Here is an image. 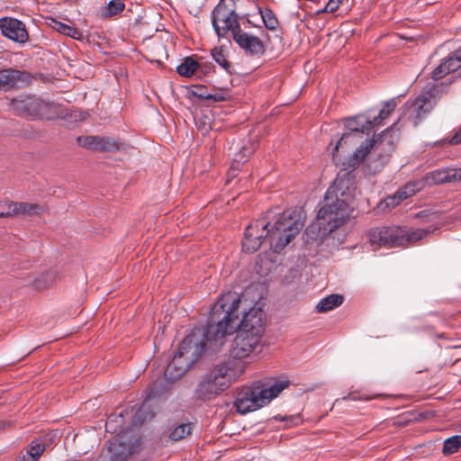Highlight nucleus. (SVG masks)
Segmentation results:
<instances>
[{
    "label": "nucleus",
    "instance_id": "a19ab883",
    "mask_svg": "<svg viewBox=\"0 0 461 461\" xmlns=\"http://www.w3.org/2000/svg\"><path fill=\"white\" fill-rule=\"evenodd\" d=\"M212 56L213 59L225 69L230 68V63L228 62L224 51L221 49H213L212 50Z\"/></svg>",
    "mask_w": 461,
    "mask_h": 461
},
{
    "label": "nucleus",
    "instance_id": "7ed1b4c3",
    "mask_svg": "<svg viewBox=\"0 0 461 461\" xmlns=\"http://www.w3.org/2000/svg\"><path fill=\"white\" fill-rule=\"evenodd\" d=\"M205 349L217 350L207 340L205 331L198 330L186 336L181 342L177 353L165 369L166 378L175 381L182 377Z\"/></svg>",
    "mask_w": 461,
    "mask_h": 461
},
{
    "label": "nucleus",
    "instance_id": "1a4fd4ad",
    "mask_svg": "<svg viewBox=\"0 0 461 461\" xmlns=\"http://www.w3.org/2000/svg\"><path fill=\"white\" fill-rule=\"evenodd\" d=\"M368 239L373 247H399L402 240V228L393 227H376L371 229L368 232Z\"/></svg>",
    "mask_w": 461,
    "mask_h": 461
},
{
    "label": "nucleus",
    "instance_id": "2f4dec72",
    "mask_svg": "<svg viewBox=\"0 0 461 461\" xmlns=\"http://www.w3.org/2000/svg\"><path fill=\"white\" fill-rule=\"evenodd\" d=\"M101 136H80L77 139V144L85 149L100 151Z\"/></svg>",
    "mask_w": 461,
    "mask_h": 461
},
{
    "label": "nucleus",
    "instance_id": "a211bd4d",
    "mask_svg": "<svg viewBox=\"0 0 461 461\" xmlns=\"http://www.w3.org/2000/svg\"><path fill=\"white\" fill-rule=\"evenodd\" d=\"M391 131H393V127L385 130L378 140H369L365 144H362L359 148L356 149L353 155L348 158L347 163H343L347 167H355L358 166L366 158V156L370 152L372 149L375 147H378L380 143H382L381 139L384 138Z\"/></svg>",
    "mask_w": 461,
    "mask_h": 461
},
{
    "label": "nucleus",
    "instance_id": "c03bdc74",
    "mask_svg": "<svg viewBox=\"0 0 461 461\" xmlns=\"http://www.w3.org/2000/svg\"><path fill=\"white\" fill-rule=\"evenodd\" d=\"M239 167L240 165H238L237 163H235L234 161L232 162L230 167V170H229V173H228V176L230 177H235L236 175H237V171L239 170Z\"/></svg>",
    "mask_w": 461,
    "mask_h": 461
},
{
    "label": "nucleus",
    "instance_id": "0eeeda50",
    "mask_svg": "<svg viewBox=\"0 0 461 461\" xmlns=\"http://www.w3.org/2000/svg\"><path fill=\"white\" fill-rule=\"evenodd\" d=\"M272 212H267L266 214L252 221L244 232L242 240V249L247 253L256 252L267 238V228L272 219Z\"/></svg>",
    "mask_w": 461,
    "mask_h": 461
},
{
    "label": "nucleus",
    "instance_id": "49530a36",
    "mask_svg": "<svg viewBox=\"0 0 461 461\" xmlns=\"http://www.w3.org/2000/svg\"><path fill=\"white\" fill-rule=\"evenodd\" d=\"M12 425L11 421L8 420H0V430H3Z\"/></svg>",
    "mask_w": 461,
    "mask_h": 461
},
{
    "label": "nucleus",
    "instance_id": "9b49d317",
    "mask_svg": "<svg viewBox=\"0 0 461 461\" xmlns=\"http://www.w3.org/2000/svg\"><path fill=\"white\" fill-rule=\"evenodd\" d=\"M435 105V100L429 93L418 95L412 102L405 106L403 116L411 121L413 125H418L422 118L430 113Z\"/></svg>",
    "mask_w": 461,
    "mask_h": 461
},
{
    "label": "nucleus",
    "instance_id": "39448f33",
    "mask_svg": "<svg viewBox=\"0 0 461 461\" xmlns=\"http://www.w3.org/2000/svg\"><path fill=\"white\" fill-rule=\"evenodd\" d=\"M303 227L301 217L294 211L279 214L267 228V239L275 252L283 250Z\"/></svg>",
    "mask_w": 461,
    "mask_h": 461
},
{
    "label": "nucleus",
    "instance_id": "72a5a7b5",
    "mask_svg": "<svg viewBox=\"0 0 461 461\" xmlns=\"http://www.w3.org/2000/svg\"><path fill=\"white\" fill-rule=\"evenodd\" d=\"M16 202L8 199L0 202V218H16Z\"/></svg>",
    "mask_w": 461,
    "mask_h": 461
},
{
    "label": "nucleus",
    "instance_id": "f8f14e48",
    "mask_svg": "<svg viewBox=\"0 0 461 461\" xmlns=\"http://www.w3.org/2000/svg\"><path fill=\"white\" fill-rule=\"evenodd\" d=\"M0 29L6 38L15 42L24 43L29 39L24 23L15 18L5 17L0 19Z\"/></svg>",
    "mask_w": 461,
    "mask_h": 461
},
{
    "label": "nucleus",
    "instance_id": "58836bf2",
    "mask_svg": "<svg viewBox=\"0 0 461 461\" xmlns=\"http://www.w3.org/2000/svg\"><path fill=\"white\" fill-rule=\"evenodd\" d=\"M253 149L250 147L242 146L238 152L234 154L233 161L238 165L244 163L252 154Z\"/></svg>",
    "mask_w": 461,
    "mask_h": 461
},
{
    "label": "nucleus",
    "instance_id": "b1692460",
    "mask_svg": "<svg viewBox=\"0 0 461 461\" xmlns=\"http://www.w3.org/2000/svg\"><path fill=\"white\" fill-rule=\"evenodd\" d=\"M49 25L56 32L75 40L82 38V32L71 24L63 23L56 19H50Z\"/></svg>",
    "mask_w": 461,
    "mask_h": 461
},
{
    "label": "nucleus",
    "instance_id": "f257e3e1",
    "mask_svg": "<svg viewBox=\"0 0 461 461\" xmlns=\"http://www.w3.org/2000/svg\"><path fill=\"white\" fill-rule=\"evenodd\" d=\"M247 304L242 296L229 291L222 294L211 309L210 318L205 330L207 340L219 349L224 343L227 335L232 334L236 329L246 333L263 338L266 330V316L258 306L246 311Z\"/></svg>",
    "mask_w": 461,
    "mask_h": 461
},
{
    "label": "nucleus",
    "instance_id": "423d86ee",
    "mask_svg": "<svg viewBox=\"0 0 461 461\" xmlns=\"http://www.w3.org/2000/svg\"><path fill=\"white\" fill-rule=\"evenodd\" d=\"M234 5L233 0H221L212 12V26L219 37L228 32L233 36L240 29Z\"/></svg>",
    "mask_w": 461,
    "mask_h": 461
},
{
    "label": "nucleus",
    "instance_id": "cd10ccee",
    "mask_svg": "<svg viewBox=\"0 0 461 461\" xmlns=\"http://www.w3.org/2000/svg\"><path fill=\"white\" fill-rule=\"evenodd\" d=\"M155 412L153 411L151 406L149 402H145L136 411L132 423L134 425H140L147 420H150L154 417Z\"/></svg>",
    "mask_w": 461,
    "mask_h": 461
},
{
    "label": "nucleus",
    "instance_id": "9d476101",
    "mask_svg": "<svg viewBox=\"0 0 461 461\" xmlns=\"http://www.w3.org/2000/svg\"><path fill=\"white\" fill-rule=\"evenodd\" d=\"M261 340V337L238 330L230 348L231 357L236 359L249 357L260 345Z\"/></svg>",
    "mask_w": 461,
    "mask_h": 461
},
{
    "label": "nucleus",
    "instance_id": "f3484780",
    "mask_svg": "<svg viewBox=\"0 0 461 461\" xmlns=\"http://www.w3.org/2000/svg\"><path fill=\"white\" fill-rule=\"evenodd\" d=\"M215 367L219 373H221V377L227 383V386L230 387L231 383L237 381L245 373L247 364L235 358V360Z\"/></svg>",
    "mask_w": 461,
    "mask_h": 461
},
{
    "label": "nucleus",
    "instance_id": "aec40b11",
    "mask_svg": "<svg viewBox=\"0 0 461 461\" xmlns=\"http://www.w3.org/2000/svg\"><path fill=\"white\" fill-rule=\"evenodd\" d=\"M344 125L346 132H352L359 140H362L364 131L373 129V122L364 115L347 118L344 121Z\"/></svg>",
    "mask_w": 461,
    "mask_h": 461
},
{
    "label": "nucleus",
    "instance_id": "ea45409f",
    "mask_svg": "<svg viewBox=\"0 0 461 461\" xmlns=\"http://www.w3.org/2000/svg\"><path fill=\"white\" fill-rule=\"evenodd\" d=\"M55 280L52 273H46L35 281V287L39 290L45 289L50 286Z\"/></svg>",
    "mask_w": 461,
    "mask_h": 461
},
{
    "label": "nucleus",
    "instance_id": "2eb2a0df",
    "mask_svg": "<svg viewBox=\"0 0 461 461\" xmlns=\"http://www.w3.org/2000/svg\"><path fill=\"white\" fill-rule=\"evenodd\" d=\"M28 80L26 73L14 69L6 68L0 70V91H9L15 87H20Z\"/></svg>",
    "mask_w": 461,
    "mask_h": 461
},
{
    "label": "nucleus",
    "instance_id": "37998d69",
    "mask_svg": "<svg viewBox=\"0 0 461 461\" xmlns=\"http://www.w3.org/2000/svg\"><path fill=\"white\" fill-rule=\"evenodd\" d=\"M442 142H447L451 145H456L461 143V128L457 132L455 133V135L450 140H444Z\"/></svg>",
    "mask_w": 461,
    "mask_h": 461
},
{
    "label": "nucleus",
    "instance_id": "f704fd0d",
    "mask_svg": "<svg viewBox=\"0 0 461 461\" xmlns=\"http://www.w3.org/2000/svg\"><path fill=\"white\" fill-rule=\"evenodd\" d=\"M461 447V436L456 435L447 438L444 441L442 452L445 455L456 453Z\"/></svg>",
    "mask_w": 461,
    "mask_h": 461
},
{
    "label": "nucleus",
    "instance_id": "412c9836",
    "mask_svg": "<svg viewBox=\"0 0 461 461\" xmlns=\"http://www.w3.org/2000/svg\"><path fill=\"white\" fill-rule=\"evenodd\" d=\"M361 140L356 138L352 132H344L342 136L336 141L332 149L333 159H340V157L348 152L354 145Z\"/></svg>",
    "mask_w": 461,
    "mask_h": 461
},
{
    "label": "nucleus",
    "instance_id": "20e7f679",
    "mask_svg": "<svg viewBox=\"0 0 461 461\" xmlns=\"http://www.w3.org/2000/svg\"><path fill=\"white\" fill-rule=\"evenodd\" d=\"M288 386L285 381H276L273 384H255L250 387H243L238 392L235 406L241 414L254 411L277 397L279 393Z\"/></svg>",
    "mask_w": 461,
    "mask_h": 461
},
{
    "label": "nucleus",
    "instance_id": "a878e982",
    "mask_svg": "<svg viewBox=\"0 0 461 461\" xmlns=\"http://www.w3.org/2000/svg\"><path fill=\"white\" fill-rule=\"evenodd\" d=\"M201 64L196 61L193 57H186L183 62L177 66V73L185 77H190L200 68Z\"/></svg>",
    "mask_w": 461,
    "mask_h": 461
},
{
    "label": "nucleus",
    "instance_id": "de8ad7c7",
    "mask_svg": "<svg viewBox=\"0 0 461 461\" xmlns=\"http://www.w3.org/2000/svg\"><path fill=\"white\" fill-rule=\"evenodd\" d=\"M275 419L277 420H285L286 417L281 416V415H277V416L275 417Z\"/></svg>",
    "mask_w": 461,
    "mask_h": 461
},
{
    "label": "nucleus",
    "instance_id": "5701e85b",
    "mask_svg": "<svg viewBox=\"0 0 461 461\" xmlns=\"http://www.w3.org/2000/svg\"><path fill=\"white\" fill-rule=\"evenodd\" d=\"M45 449V447L38 442L32 441L25 449L22 450L15 461H37Z\"/></svg>",
    "mask_w": 461,
    "mask_h": 461
},
{
    "label": "nucleus",
    "instance_id": "e433bc0d",
    "mask_svg": "<svg viewBox=\"0 0 461 461\" xmlns=\"http://www.w3.org/2000/svg\"><path fill=\"white\" fill-rule=\"evenodd\" d=\"M260 14L265 26L268 30L274 31L278 27V21L270 9L260 10Z\"/></svg>",
    "mask_w": 461,
    "mask_h": 461
},
{
    "label": "nucleus",
    "instance_id": "79ce46f5",
    "mask_svg": "<svg viewBox=\"0 0 461 461\" xmlns=\"http://www.w3.org/2000/svg\"><path fill=\"white\" fill-rule=\"evenodd\" d=\"M402 199H400L399 192L397 191L394 194L386 197L384 200V207L394 208L397 206Z\"/></svg>",
    "mask_w": 461,
    "mask_h": 461
},
{
    "label": "nucleus",
    "instance_id": "c756f323",
    "mask_svg": "<svg viewBox=\"0 0 461 461\" xmlns=\"http://www.w3.org/2000/svg\"><path fill=\"white\" fill-rule=\"evenodd\" d=\"M402 240H401V246L408 243L416 242L427 235V230L421 229L416 230H406L402 228Z\"/></svg>",
    "mask_w": 461,
    "mask_h": 461
},
{
    "label": "nucleus",
    "instance_id": "c85d7f7f",
    "mask_svg": "<svg viewBox=\"0 0 461 461\" xmlns=\"http://www.w3.org/2000/svg\"><path fill=\"white\" fill-rule=\"evenodd\" d=\"M426 185L423 182V179L415 182H410L398 190L400 199L405 200L412 195H414L418 191L424 188Z\"/></svg>",
    "mask_w": 461,
    "mask_h": 461
},
{
    "label": "nucleus",
    "instance_id": "7c9ffc66",
    "mask_svg": "<svg viewBox=\"0 0 461 461\" xmlns=\"http://www.w3.org/2000/svg\"><path fill=\"white\" fill-rule=\"evenodd\" d=\"M101 152H114L123 148L124 144L120 139L101 136Z\"/></svg>",
    "mask_w": 461,
    "mask_h": 461
},
{
    "label": "nucleus",
    "instance_id": "a18cd8bd",
    "mask_svg": "<svg viewBox=\"0 0 461 461\" xmlns=\"http://www.w3.org/2000/svg\"><path fill=\"white\" fill-rule=\"evenodd\" d=\"M206 99L212 100L214 102H220V101L224 100V97L220 94H215V95H208L206 96Z\"/></svg>",
    "mask_w": 461,
    "mask_h": 461
},
{
    "label": "nucleus",
    "instance_id": "4c0bfd02",
    "mask_svg": "<svg viewBox=\"0 0 461 461\" xmlns=\"http://www.w3.org/2000/svg\"><path fill=\"white\" fill-rule=\"evenodd\" d=\"M124 4L122 0L110 1L104 11V16H113L121 13L124 9Z\"/></svg>",
    "mask_w": 461,
    "mask_h": 461
},
{
    "label": "nucleus",
    "instance_id": "c9c22d12",
    "mask_svg": "<svg viewBox=\"0 0 461 461\" xmlns=\"http://www.w3.org/2000/svg\"><path fill=\"white\" fill-rule=\"evenodd\" d=\"M396 103L392 100L387 102L384 108L380 111L378 116L375 117L373 122V128L379 125L381 122L390 116V114L395 110Z\"/></svg>",
    "mask_w": 461,
    "mask_h": 461
},
{
    "label": "nucleus",
    "instance_id": "dca6fc26",
    "mask_svg": "<svg viewBox=\"0 0 461 461\" xmlns=\"http://www.w3.org/2000/svg\"><path fill=\"white\" fill-rule=\"evenodd\" d=\"M459 68H461V48L442 59L440 64L431 72V77L434 80H438Z\"/></svg>",
    "mask_w": 461,
    "mask_h": 461
},
{
    "label": "nucleus",
    "instance_id": "4be33fe9",
    "mask_svg": "<svg viewBox=\"0 0 461 461\" xmlns=\"http://www.w3.org/2000/svg\"><path fill=\"white\" fill-rule=\"evenodd\" d=\"M17 217L39 216L47 212V206L37 203L16 202Z\"/></svg>",
    "mask_w": 461,
    "mask_h": 461
},
{
    "label": "nucleus",
    "instance_id": "393cba45",
    "mask_svg": "<svg viewBox=\"0 0 461 461\" xmlns=\"http://www.w3.org/2000/svg\"><path fill=\"white\" fill-rule=\"evenodd\" d=\"M342 303L343 296L339 294H330L319 302L316 305V310L318 312H327L339 307Z\"/></svg>",
    "mask_w": 461,
    "mask_h": 461
},
{
    "label": "nucleus",
    "instance_id": "473e14b6",
    "mask_svg": "<svg viewBox=\"0 0 461 461\" xmlns=\"http://www.w3.org/2000/svg\"><path fill=\"white\" fill-rule=\"evenodd\" d=\"M192 429L191 423H181L172 429L168 437L172 441L181 440L191 434Z\"/></svg>",
    "mask_w": 461,
    "mask_h": 461
},
{
    "label": "nucleus",
    "instance_id": "6ab92c4d",
    "mask_svg": "<svg viewBox=\"0 0 461 461\" xmlns=\"http://www.w3.org/2000/svg\"><path fill=\"white\" fill-rule=\"evenodd\" d=\"M40 98L35 96L19 95L11 100L12 108L18 113H24L32 118H37L39 106L33 103H39Z\"/></svg>",
    "mask_w": 461,
    "mask_h": 461
},
{
    "label": "nucleus",
    "instance_id": "bb28decb",
    "mask_svg": "<svg viewBox=\"0 0 461 461\" xmlns=\"http://www.w3.org/2000/svg\"><path fill=\"white\" fill-rule=\"evenodd\" d=\"M39 106L37 118L52 120L59 116V107L54 104L46 103L40 99L39 103H34Z\"/></svg>",
    "mask_w": 461,
    "mask_h": 461
},
{
    "label": "nucleus",
    "instance_id": "f03ea898",
    "mask_svg": "<svg viewBox=\"0 0 461 461\" xmlns=\"http://www.w3.org/2000/svg\"><path fill=\"white\" fill-rule=\"evenodd\" d=\"M349 180L337 178L332 187L327 192V203L323 205L317 216V222L307 228L314 231L322 230V234L330 233L341 226L352 214L354 194L348 186Z\"/></svg>",
    "mask_w": 461,
    "mask_h": 461
},
{
    "label": "nucleus",
    "instance_id": "ddd939ff",
    "mask_svg": "<svg viewBox=\"0 0 461 461\" xmlns=\"http://www.w3.org/2000/svg\"><path fill=\"white\" fill-rule=\"evenodd\" d=\"M232 37L240 48L251 55L260 56L265 52L264 44L257 36L249 34L240 29L236 30Z\"/></svg>",
    "mask_w": 461,
    "mask_h": 461
},
{
    "label": "nucleus",
    "instance_id": "6e6552de",
    "mask_svg": "<svg viewBox=\"0 0 461 461\" xmlns=\"http://www.w3.org/2000/svg\"><path fill=\"white\" fill-rule=\"evenodd\" d=\"M228 388L227 383L214 367L199 382L195 394L202 400H210Z\"/></svg>",
    "mask_w": 461,
    "mask_h": 461
},
{
    "label": "nucleus",
    "instance_id": "4468645a",
    "mask_svg": "<svg viewBox=\"0 0 461 461\" xmlns=\"http://www.w3.org/2000/svg\"><path fill=\"white\" fill-rule=\"evenodd\" d=\"M422 179L425 185L461 181V168L434 170L428 173Z\"/></svg>",
    "mask_w": 461,
    "mask_h": 461
}]
</instances>
